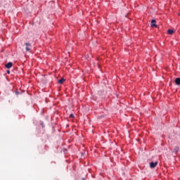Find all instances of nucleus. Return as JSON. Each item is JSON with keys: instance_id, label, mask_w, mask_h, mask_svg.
<instances>
[{"instance_id": "obj_3", "label": "nucleus", "mask_w": 180, "mask_h": 180, "mask_svg": "<svg viewBox=\"0 0 180 180\" xmlns=\"http://www.w3.org/2000/svg\"><path fill=\"white\" fill-rule=\"evenodd\" d=\"M155 20H151V27H157V24Z\"/></svg>"}, {"instance_id": "obj_7", "label": "nucleus", "mask_w": 180, "mask_h": 180, "mask_svg": "<svg viewBox=\"0 0 180 180\" xmlns=\"http://www.w3.org/2000/svg\"><path fill=\"white\" fill-rule=\"evenodd\" d=\"M178 151H179V148H178V147L174 148L173 150V153H175V154H176V153H178Z\"/></svg>"}, {"instance_id": "obj_2", "label": "nucleus", "mask_w": 180, "mask_h": 180, "mask_svg": "<svg viewBox=\"0 0 180 180\" xmlns=\"http://www.w3.org/2000/svg\"><path fill=\"white\" fill-rule=\"evenodd\" d=\"M157 165H158V162H151L150 163V168H155V167H157Z\"/></svg>"}, {"instance_id": "obj_9", "label": "nucleus", "mask_w": 180, "mask_h": 180, "mask_svg": "<svg viewBox=\"0 0 180 180\" xmlns=\"http://www.w3.org/2000/svg\"><path fill=\"white\" fill-rule=\"evenodd\" d=\"M70 117H71L72 119H74V117H75L74 114H70Z\"/></svg>"}, {"instance_id": "obj_6", "label": "nucleus", "mask_w": 180, "mask_h": 180, "mask_svg": "<svg viewBox=\"0 0 180 180\" xmlns=\"http://www.w3.org/2000/svg\"><path fill=\"white\" fill-rule=\"evenodd\" d=\"M64 81H65V79H64V78H62V79H59L58 81V84H64Z\"/></svg>"}, {"instance_id": "obj_4", "label": "nucleus", "mask_w": 180, "mask_h": 180, "mask_svg": "<svg viewBox=\"0 0 180 180\" xmlns=\"http://www.w3.org/2000/svg\"><path fill=\"white\" fill-rule=\"evenodd\" d=\"M12 65H13V63H12L11 62H9L6 65V68H12Z\"/></svg>"}, {"instance_id": "obj_10", "label": "nucleus", "mask_w": 180, "mask_h": 180, "mask_svg": "<svg viewBox=\"0 0 180 180\" xmlns=\"http://www.w3.org/2000/svg\"><path fill=\"white\" fill-rule=\"evenodd\" d=\"M8 74H9V71L8 72Z\"/></svg>"}, {"instance_id": "obj_8", "label": "nucleus", "mask_w": 180, "mask_h": 180, "mask_svg": "<svg viewBox=\"0 0 180 180\" xmlns=\"http://www.w3.org/2000/svg\"><path fill=\"white\" fill-rule=\"evenodd\" d=\"M168 34H173L174 33V30H167Z\"/></svg>"}, {"instance_id": "obj_5", "label": "nucleus", "mask_w": 180, "mask_h": 180, "mask_svg": "<svg viewBox=\"0 0 180 180\" xmlns=\"http://www.w3.org/2000/svg\"><path fill=\"white\" fill-rule=\"evenodd\" d=\"M175 84H176V85H180V77L176 78V79H175Z\"/></svg>"}, {"instance_id": "obj_1", "label": "nucleus", "mask_w": 180, "mask_h": 180, "mask_svg": "<svg viewBox=\"0 0 180 180\" xmlns=\"http://www.w3.org/2000/svg\"><path fill=\"white\" fill-rule=\"evenodd\" d=\"M25 45L26 51H30L32 50V44L30 43L26 42Z\"/></svg>"}]
</instances>
